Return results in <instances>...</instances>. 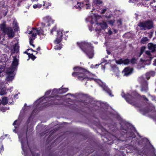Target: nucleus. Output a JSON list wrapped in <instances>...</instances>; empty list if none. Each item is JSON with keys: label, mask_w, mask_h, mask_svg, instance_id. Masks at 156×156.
I'll return each instance as SVG.
<instances>
[{"label": "nucleus", "mask_w": 156, "mask_h": 156, "mask_svg": "<svg viewBox=\"0 0 156 156\" xmlns=\"http://www.w3.org/2000/svg\"><path fill=\"white\" fill-rule=\"evenodd\" d=\"M77 44L82 50L90 58H92L94 56V53L93 48L90 44L86 41L77 42Z\"/></svg>", "instance_id": "obj_5"}, {"label": "nucleus", "mask_w": 156, "mask_h": 156, "mask_svg": "<svg viewBox=\"0 0 156 156\" xmlns=\"http://www.w3.org/2000/svg\"><path fill=\"white\" fill-rule=\"evenodd\" d=\"M59 94L64 93L68 90V88H63L58 89Z\"/></svg>", "instance_id": "obj_28"}, {"label": "nucleus", "mask_w": 156, "mask_h": 156, "mask_svg": "<svg viewBox=\"0 0 156 156\" xmlns=\"http://www.w3.org/2000/svg\"><path fill=\"white\" fill-rule=\"evenodd\" d=\"M0 28L1 30H2L4 33L6 31V29L7 27H6L5 22H4L3 23L0 25Z\"/></svg>", "instance_id": "obj_25"}, {"label": "nucleus", "mask_w": 156, "mask_h": 156, "mask_svg": "<svg viewBox=\"0 0 156 156\" xmlns=\"http://www.w3.org/2000/svg\"><path fill=\"white\" fill-rule=\"evenodd\" d=\"M99 65H100V64H96V65H95V66H91V67H92V68H95V66L96 67V66H99Z\"/></svg>", "instance_id": "obj_45"}, {"label": "nucleus", "mask_w": 156, "mask_h": 156, "mask_svg": "<svg viewBox=\"0 0 156 156\" xmlns=\"http://www.w3.org/2000/svg\"><path fill=\"white\" fill-rule=\"evenodd\" d=\"M25 53H27V52H26V51H25Z\"/></svg>", "instance_id": "obj_62"}, {"label": "nucleus", "mask_w": 156, "mask_h": 156, "mask_svg": "<svg viewBox=\"0 0 156 156\" xmlns=\"http://www.w3.org/2000/svg\"><path fill=\"white\" fill-rule=\"evenodd\" d=\"M30 50H31V51H34L33 49H32L31 48L30 49H29Z\"/></svg>", "instance_id": "obj_56"}, {"label": "nucleus", "mask_w": 156, "mask_h": 156, "mask_svg": "<svg viewBox=\"0 0 156 156\" xmlns=\"http://www.w3.org/2000/svg\"><path fill=\"white\" fill-rule=\"evenodd\" d=\"M6 88L4 86L0 87V95L5 94L6 93Z\"/></svg>", "instance_id": "obj_24"}, {"label": "nucleus", "mask_w": 156, "mask_h": 156, "mask_svg": "<svg viewBox=\"0 0 156 156\" xmlns=\"http://www.w3.org/2000/svg\"><path fill=\"white\" fill-rule=\"evenodd\" d=\"M74 72L73 73L72 75L77 78L80 80H94L98 84L103 90L107 93L110 96H113L112 94L111 90L108 88L105 83L102 82L98 79H93L91 77L93 75L85 69L80 67H75L73 68Z\"/></svg>", "instance_id": "obj_2"}, {"label": "nucleus", "mask_w": 156, "mask_h": 156, "mask_svg": "<svg viewBox=\"0 0 156 156\" xmlns=\"http://www.w3.org/2000/svg\"><path fill=\"white\" fill-rule=\"evenodd\" d=\"M3 145L2 141H0V153L1 154L4 151Z\"/></svg>", "instance_id": "obj_33"}, {"label": "nucleus", "mask_w": 156, "mask_h": 156, "mask_svg": "<svg viewBox=\"0 0 156 156\" xmlns=\"http://www.w3.org/2000/svg\"><path fill=\"white\" fill-rule=\"evenodd\" d=\"M62 30H58L57 31V38L54 41V43L56 44L54 47V48L55 50H60L62 47V44H59V43L62 41Z\"/></svg>", "instance_id": "obj_9"}, {"label": "nucleus", "mask_w": 156, "mask_h": 156, "mask_svg": "<svg viewBox=\"0 0 156 156\" xmlns=\"http://www.w3.org/2000/svg\"><path fill=\"white\" fill-rule=\"evenodd\" d=\"M59 93L58 89H54L52 90L50 97L48 98H51V102L49 105L58 104V101L61 99V97L57 95L59 94Z\"/></svg>", "instance_id": "obj_8"}, {"label": "nucleus", "mask_w": 156, "mask_h": 156, "mask_svg": "<svg viewBox=\"0 0 156 156\" xmlns=\"http://www.w3.org/2000/svg\"><path fill=\"white\" fill-rule=\"evenodd\" d=\"M112 71L114 72V75H115L117 77H119V71L118 68L116 67H113Z\"/></svg>", "instance_id": "obj_22"}, {"label": "nucleus", "mask_w": 156, "mask_h": 156, "mask_svg": "<svg viewBox=\"0 0 156 156\" xmlns=\"http://www.w3.org/2000/svg\"><path fill=\"white\" fill-rule=\"evenodd\" d=\"M102 2L101 0H94L92 4L93 7V9L92 10H94V8L95 7L98 8L99 5L102 3Z\"/></svg>", "instance_id": "obj_20"}, {"label": "nucleus", "mask_w": 156, "mask_h": 156, "mask_svg": "<svg viewBox=\"0 0 156 156\" xmlns=\"http://www.w3.org/2000/svg\"><path fill=\"white\" fill-rule=\"evenodd\" d=\"M6 30L4 33L6 34L9 38H12L14 36V34L13 32L12 28L10 27H7Z\"/></svg>", "instance_id": "obj_16"}, {"label": "nucleus", "mask_w": 156, "mask_h": 156, "mask_svg": "<svg viewBox=\"0 0 156 156\" xmlns=\"http://www.w3.org/2000/svg\"><path fill=\"white\" fill-rule=\"evenodd\" d=\"M17 23L16 22H15V21L14 22V23H13V25H14V24H15V25L16 26L17 25Z\"/></svg>", "instance_id": "obj_53"}, {"label": "nucleus", "mask_w": 156, "mask_h": 156, "mask_svg": "<svg viewBox=\"0 0 156 156\" xmlns=\"http://www.w3.org/2000/svg\"><path fill=\"white\" fill-rule=\"evenodd\" d=\"M8 99L7 97H5L2 99V104L3 105H5L8 104Z\"/></svg>", "instance_id": "obj_26"}, {"label": "nucleus", "mask_w": 156, "mask_h": 156, "mask_svg": "<svg viewBox=\"0 0 156 156\" xmlns=\"http://www.w3.org/2000/svg\"><path fill=\"white\" fill-rule=\"evenodd\" d=\"M113 31H114V32L115 33H116L118 31V30H116L115 29H114Z\"/></svg>", "instance_id": "obj_50"}, {"label": "nucleus", "mask_w": 156, "mask_h": 156, "mask_svg": "<svg viewBox=\"0 0 156 156\" xmlns=\"http://www.w3.org/2000/svg\"><path fill=\"white\" fill-rule=\"evenodd\" d=\"M148 41V38L147 37L143 38L141 41V43L143 44L146 43Z\"/></svg>", "instance_id": "obj_30"}, {"label": "nucleus", "mask_w": 156, "mask_h": 156, "mask_svg": "<svg viewBox=\"0 0 156 156\" xmlns=\"http://www.w3.org/2000/svg\"><path fill=\"white\" fill-rule=\"evenodd\" d=\"M85 4H83L82 3L77 2V4L74 6L76 9H80L83 6L84 4L85 5L84 6L86 7V9H90L91 5L89 3V1H87L86 2H85Z\"/></svg>", "instance_id": "obj_15"}, {"label": "nucleus", "mask_w": 156, "mask_h": 156, "mask_svg": "<svg viewBox=\"0 0 156 156\" xmlns=\"http://www.w3.org/2000/svg\"><path fill=\"white\" fill-rule=\"evenodd\" d=\"M148 49L151 50L152 52H154L155 50L156 45L152 43H149L148 44Z\"/></svg>", "instance_id": "obj_21"}, {"label": "nucleus", "mask_w": 156, "mask_h": 156, "mask_svg": "<svg viewBox=\"0 0 156 156\" xmlns=\"http://www.w3.org/2000/svg\"><path fill=\"white\" fill-rule=\"evenodd\" d=\"M116 62L117 63L119 64H123L124 65H126L129 63L130 61L127 58L125 59L120 58L118 60H116Z\"/></svg>", "instance_id": "obj_18"}, {"label": "nucleus", "mask_w": 156, "mask_h": 156, "mask_svg": "<svg viewBox=\"0 0 156 156\" xmlns=\"http://www.w3.org/2000/svg\"><path fill=\"white\" fill-rule=\"evenodd\" d=\"M19 46L18 44V43L15 44L14 46L13 49L14 51L16 52L17 55L18 54L17 52L19 51Z\"/></svg>", "instance_id": "obj_29"}, {"label": "nucleus", "mask_w": 156, "mask_h": 156, "mask_svg": "<svg viewBox=\"0 0 156 156\" xmlns=\"http://www.w3.org/2000/svg\"><path fill=\"white\" fill-rule=\"evenodd\" d=\"M92 26L91 27H89V30H90L92 31V30H93L94 29H92Z\"/></svg>", "instance_id": "obj_49"}, {"label": "nucleus", "mask_w": 156, "mask_h": 156, "mask_svg": "<svg viewBox=\"0 0 156 156\" xmlns=\"http://www.w3.org/2000/svg\"><path fill=\"white\" fill-rule=\"evenodd\" d=\"M117 23L118 25H121L122 24V22L121 19L118 20L117 21Z\"/></svg>", "instance_id": "obj_38"}, {"label": "nucleus", "mask_w": 156, "mask_h": 156, "mask_svg": "<svg viewBox=\"0 0 156 156\" xmlns=\"http://www.w3.org/2000/svg\"><path fill=\"white\" fill-rule=\"evenodd\" d=\"M27 131L24 132L22 130L17 132L19 141L21 144V147L23 152H22L23 154L25 156H30V152H31L33 156H39L38 153H34L32 151V147H30L28 144L27 137Z\"/></svg>", "instance_id": "obj_3"}, {"label": "nucleus", "mask_w": 156, "mask_h": 156, "mask_svg": "<svg viewBox=\"0 0 156 156\" xmlns=\"http://www.w3.org/2000/svg\"><path fill=\"white\" fill-rule=\"evenodd\" d=\"M155 74V72L153 71H151L147 73L146 74V78L147 80H148L151 76H153Z\"/></svg>", "instance_id": "obj_23"}, {"label": "nucleus", "mask_w": 156, "mask_h": 156, "mask_svg": "<svg viewBox=\"0 0 156 156\" xmlns=\"http://www.w3.org/2000/svg\"><path fill=\"white\" fill-rule=\"evenodd\" d=\"M108 56H107H107H106V58H108Z\"/></svg>", "instance_id": "obj_60"}, {"label": "nucleus", "mask_w": 156, "mask_h": 156, "mask_svg": "<svg viewBox=\"0 0 156 156\" xmlns=\"http://www.w3.org/2000/svg\"><path fill=\"white\" fill-rule=\"evenodd\" d=\"M145 48V47H142L140 49V52H139V55L137 56V57H139L143 53L144 51Z\"/></svg>", "instance_id": "obj_32"}, {"label": "nucleus", "mask_w": 156, "mask_h": 156, "mask_svg": "<svg viewBox=\"0 0 156 156\" xmlns=\"http://www.w3.org/2000/svg\"><path fill=\"white\" fill-rule=\"evenodd\" d=\"M108 22L109 24L111 25V26H113L114 23L115 22V20H110L108 21Z\"/></svg>", "instance_id": "obj_35"}, {"label": "nucleus", "mask_w": 156, "mask_h": 156, "mask_svg": "<svg viewBox=\"0 0 156 156\" xmlns=\"http://www.w3.org/2000/svg\"><path fill=\"white\" fill-rule=\"evenodd\" d=\"M4 139V137L3 136H1L0 137V140H1V141L2 142V141Z\"/></svg>", "instance_id": "obj_48"}, {"label": "nucleus", "mask_w": 156, "mask_h": 156, "mask_svg": "<svg viewBox=\"0 0 156 156\" xmlns=\"http://www.w3.org/2000/svg\"><path fill=\"white\" fill-rule=\"evenodd\" d=\"M138 26L142 30L150 29L153 27V23L152 21L148 20L144 22L140 23Z\"/></svg>", "instance_id": "obj_11"}, {"label": "nucleus", "mask_w": 156, "mask_h": 156, "mask_svg": "<svg viewBox=\"0 0 156 156\" xmlns=\"http://www.w3.org/2000/svg\"><path fill=\"white\" fill-rule=\"evenodd\" d=\"M120 124L121 126V130L125 133L126 137L132 138H135V136L133 133L134 132L137 133V136L141 137L139 133L136 132L135 128L129 123L121 119Z\"/></svg>", "instance_id": "obj_4"}, {"label": "nucleus", "mask_w": 156, "mask_h": 156, "mask_svg": "<svg viewBox=\"0 0 156 156\" xmlns=\"http://www.w3.org/2000/svg\"><path fill=\"white\" fill-rule=\"evenodd\" d=\"M56 27H54L51 30V31H50V33L51 34H52V33H53V31H55L56 30Z\"/></svg>", "instance_id": "obj_39"}, {"label": "nucleus", "mask_w": 156, "mask_h": 156, "mask_svg": "<svg viewBox=\"0 0 156 156\" xmlns=\"http://www.w3.org/2000/svg\"><path fill=\"white\" fill-rule=\"evenodd\" d=\"M38 0H34V1H38Z\"/></svg>", "instance_id": "obj_59"}, {"label": "nucleus", "mask_w": 156, "mask_h": 156, "mask_svg": "<svg viewBox=\"0 0 156 156\" xmlns=\"http://www.w3.org/2000/svg\"><path fill=\"white\" fill-rule=\"evenodd\" d=\"M96 25L97 28L95 29V31L97 32L96 35L98 37L101 33V29L105 30L108 27V25L106 22L103 21L100 23H97Z\"/></svg>", "instance_id": "obj_14"}, {"label": "nucleus", "mask_w": 156, "mask_h": 156, "mask_svg": "<svg viewBox=\"0 0 156 156\" xmlns=\"http://www.w3.org/2000/svg\"><path fill=\"white\" fill-rule=\"evenodd\" d=\"M150 96L151 98V100L153 101L154 100H155V97H153V96H151V95H149Z\"/></svg>", "instance_id": "obj_41"}, {"label": "nucleus", "mask_w": 156, "mask_h": 156, "mask_svg": "<svg viewBox=\"0 0 156 156\" xmlns=\"http://www.w3.org/2000/svg\"><path fill=\"white\" fill-rule=\"evenodd\" d=\"M146 54L147 55L148 57V58L146 59V60H148L151 61V60L152 58H153V57H152L151 56V55L150 52L149 51H146Z\"/></svg>", "instance_id": "obj_27"}, {"label": "nucleus", "mask_w": 156, "mask_h": 156, "mask_svg": "<svg viewBox=\"0 0 156 156\" xmlns=\"http://www.w3.org/2000/svg\"><path fill=\"white\" fill-rule=\"evenodd\" d=\"M28 34H30L29 36L30 44L33 47H35V46L33 44L34 40L36 38L37 34L41 36L40 38L41 39L45 37V34H44V31L42 29H37L33 28L32 30L30 31Z\"/></svg>", "instance_id": "obj_7"}, {"label": "nucleus", "mask_w": 156, "mask_h": 156, "mask_svg": "<svg viewBox=\"0 0 156 156\" xmlns=\"http://www.w3.org/2000/svg\"><path fill=\"white\" fill-rule=\"evenodd\" d=\"M136 59L135 58H133L131 59L130 62L132 64H134L136 62Z\"/></svg>", "instance_id": "obj_37"}, {"label": "nucleus", "mask_w": 156, "mask_h": 156, "mask_svg": "<svg viewBox=\"0 0 156 156\" xmlns=\"http://www.w3.org/2000/svg\"><path fill=\"white\" fill-rule=\"evenodd\" d=\"M13 89V87H11L10 88V90H12Z\"/></svg>", "instance_id": "obj_55"}, {"label": "nucleus", "mask_w": 156, "mask_h": 156, "mask_svg": "<svg viewBox=\"0 0 156 156\" xmlns=\"http://www.w3.org/2000/svg\"><path fill=\"white\" fill-rule=\"evenodd\" d=\"M107 53L108 54V55H110L111 53L110 52L108 51V50H107Z\"/></svg>", "instance_id": "obj_51"}, {"label": "nucleus", "mask_w": 156, "mask_h": 156, "mask_svg": "<svg viewBox=\"0 0 156 156\" xmlns=\"http://www.w3.org/2000/svg\"><path fill=\"white\" fill-rule=\"evenodd\" d=\"M132 68L128 67L126 68L122 71L124 76H127L130 75L133 72Z\"/></svg>", "instance_id": "obj_17"}, {"label": "nucleus", "mask_w": 156, "mask_h": 156, "mask_svg": "<svg viewBox=\"0 0 156 156\" xmlns=\"http://www.w3.org/2000/svg\"><path fill=\"white\" fill-rule=\"evenodd\" d=\"M18 95V94H16L14 96V97L15 98H16V97Z\"/></svg>", "instance_id": "obj_54"}, {"label": "nucleus", "mask_w": 156, "mask_h": 156, "mask_svg": "<svg viewBox=\"0 0 156 156\" xmlns=\"http://www.w3.org/2000/svg\"><path fill=\"white\" fill-rule=\"evenodd\" d=\"M94 43L96 44H98V42H96Z\"/></svg>", "instance_id": "obj_57"}, {"label": "nucleus", "mask_w": 156, "mask_h": 156, "mask_svg": "<svg viewBox=\"0 0 156 156\" xmlns=\"http://www.w3.org/2000/svg\"><path fill=\"white\" fill-rule=\"evenodd\" d=\"M106 10V9H103L102 11L101 12V13L103 14L104 13Z\"/></svg>", "instance_id": "obj_43"}, {"label": "nucleus", "mask_w": 156, "mask_h": 156, "mask_svg": "<svg viewBox=\"0 0 156 156\" xmlns=\"http://www.w3.org/2000/svg\"><path fill=\"white\" fill-rule=\"evenodd\" d=\"M27 54L28 55L29 57L33 60H34L36 58L35 56L33 54H30L29 53H27Z\"/></svg>", "instance_id": "obj_34"}, {"label": "nucleus", "mask_w": 156, "mask_h": 156, "mask_svg": "<svg viewBox=\"0 0 156 156\" xmlns=\"http://www.w3.org/2000/svg\"><path fill=\"white\" fill-rule=\"evenodd\" d=\"M129 2L134 3V0H133V1L132 0H129Z\"/></svg>", "instance_id": "obj_47"}, {"label": "nucleus", "mask_w": 156, "mask_h": 156, "mask_svg": "<svg viewBox=\"0 0 156 156\" xmlns=\"http://www.w3.org/2000/svg\"><path fill=\"white\" fill-rule=\"evenodd\" d=\"M138 81L141 84V91L142 92H147L148 88L147 82L145 80L144 77L143 76H141L139 78Z\"/></svg>", "instance_id": "obj_12"}, {"label": "nucleus", "mask_w": 156, "mask_h": 156, "mask_svg": "<svg viewBox=\"0 0 156 156\" xmlns=\"http://www.w3.org/2000/svg\"><path fill=\"white\" fill-rule=\"evenodd\" d=\"M153 64L154 66H156V59H155L154 61Z\"/></svg>", "instance_id": "obj_44"}, {"label": "nucleus", "mask_w": 156, "mask_h": 156, "mask_svg": "<svg viewBox=\"0 0 156 156\" xmlns=\"http://www.w3.org/2000/svg\"><path fill=\"white\" fill-rule=\"evenodd\" d=\"M15 129H14L13 130V131L14 132H15V133H16V130H18V126H15Z\"/></svg>", "instance_id": "obj_40"}, {"label": "nucleus", "mask_w": 156, "mask_h": 156, "mask_svg": "<svg viewBox=\"0 0 156 156\" xmlns=\"http://www.w3.org/2000/svg\"><path fill=\"white\" fill-rule=\"evenodd\" d=\"M152 3V2H150V5H151V4Z\"/></svg>", "instance_id": "obj_58"}, {"label": "nucleus", "mask_w": 156, "mask_h": 156, "mask_svg": "<svg viewBox=\"0 0 156 156\" xmlns=\"http://www.w3.org/2000/svg\"><path fill=\"white\" fill-rule=\"evenodd\" d=\"M18 60L16 55L13 57V61L11 67L7 68L6 70V73L8 74L6 77V80L7 81H11L13 79L15 75L14 72L17 69Z\"/></svg>", "instance_id": "obj_6"}, {"label": "nucleus", "mask_w": 156, "mask_h": 156, "mask_svg": "<svg viewBox=\"0 0 156 156\" xmlns=\"http://www.w3.org/2000/svg\"><path fill=\"white\" fill-rule=\"evenodd\" d=\"M87 22H89L90 24L93 25L95 22L96 21V18L95 16L89 17L86 19Z\"/></svg>", "instance_id": "obj_19"}, {"label": "nucleus", "mask_w": 156, "mask_h": 156, "mask_svg": "<svg viewBox=\"0 0 156 156\" xmlns=\"http://www.w3.org/2000/svg\"><path fill=\"white\" fill-rule=\"evenodd\" d=\"M121 95L128 103L137 107L138 110L142 114L144 115H148L156 121V110L153 105L150 104L147 108H144L139 105L137 102V99L140 97H142L144 100L148 101V99L145 96L143 95L141 96L136 91L133 92L131 95L129 94H125L122 92Z\"/></svg>", "instance_id": "obj_1"}, {"label": "nucleus", "mask_w": 156, "mask_h": 156, "mask_svg": "<svg viewBox=\"0 0 156 156\" xmlns=\"http://www.w3.org/2000/svg\"><path fill=\"white\" fill-rule=\"evenodd\" d=\"M139 144H140V142H139Z\"/></svg>", "instance_id": "obj_63"}, {"label": "nucleus", "mask_w": 156, "mask_h": 156, "mask_svg": "<svg viewBox=\"0 0 156 156\" xmlns=\"http://www.w3.org/2000/svg\"><path fill=\"white\" fill-rule=\"evenodd\" d=\"M51 92V91L50 90L46 91L45 93L44 96L41 97L34 102V106H35V107L37 108L39 104H41V102H43L44 101L48 100L50 101H51V98H48L50 97V95L48 97H47V96L50 94Z\"/></svg>", "instance_id": "obj_10"}, {"label": "nucleus", "mask_w": 156, "mask_h": 156, "mask_svg": "<svg viewBox=\"0 0 156 156\" xmlns=\"http://www.w3.org/2000/svg\"><path fill=\"white\" fill-rule=\"evenodd\" d=\"M37 50L38 51H39L40 50V47H38L37 48Z\"/></svg>", "instance_id": "obj_52"}, {"label": "nucleus", "mask_w": 156, "mask_h": 156, "mask_svg": "<svg viewBox=\"0 0 156 156\" xmlns=\"http://www.w3.org/2000/svg\"><path fill=\"white\" fill-rule=\"evenodd\" d=\"M155 91H156V89H155Z\"/></svg>", "instance_id": "obj_64"}, {"label": "nucleus", "mask_w": 156, "mask_h": 156, "mask_svg": "<svg viewBox=\"0 0 156 156\" xmlns=\"http://www.w3.org/2000/svg\"><path fill=\"white\" fill-rule=\"evenodd\" d=\"M153 1H154V2H155L154 0H153Z\"/></svg>", "instance_id": "obj_61"}, {"label": "nucleus", "mask_w": 156, "mask_h": 156, "mask_svg": "<svg viewBox=\"0 0 156 156\" xmlns=\"http://www.w3.org/2000/svg\"><path fill=\"white\" fill-rule=\"evenodd\" d=\"M108 33L109 35H111L112 34V32L110 30H109L108 31Z\"/></svg>", "instance_id": "obj_42"}, {"label": "nucleus", "mask_w": 156, "mask_h": 156, "mask_svg": "<svg viewBox=\"0 0 156 156\" xmlns=\"http://www.w3.org/2000/svg\"><path fill=\"white\" fill-rule=\"evenodd\" d=\"M41 4H35L33 6V7L34 9H36L37 8H40L41 7Z\"/></svg>", "instance_id": "obj_36"}, {"label": "nucleus", "mask_w": 156, "mask_h": 156, "mask_svg": "<svg viewBox=\"0 0 156 156\" xmlns=\"http://www.w3.org/2000/svg\"><path fill=\"white\" fill-rule=\"evenodd\" d=\"M109 128L112 131H115L117 129L116 125L115 124L111 125L109 126Z\"/></svg>", "instance_id": "obj_31"}, {"label": "nucleus", "mask_w": 156, "mask_h": 156, "mask_svg": "<svg viewBox=\"0 0 156 156\" xmlns=\"http://www.w3.org/2000/svg\"><path fill=\"white\" fill-rule=\"evenodd\" d=\"M17 122V120H16L13 123V125H14V126L16 124V123Z\"/></svg>", "instance_id": "obj_46"}, {"label": "nucleus", "mask_w": 156, "mask_h": 156, "mask_svg": "<svg viewBox=\"0 0 156 156\" xmlns=\"http://www.w3.org/2000/svg\"><path fill=\"white\" fill-rule=\"evenodd\" d=\"M44 22H42L39 24V25L42 28L45 27L49 26L50 24L53 23L51 18L49 16H46L43 19Z\"/></svg>", "instance_id": "obj_13"}]
</instances>
